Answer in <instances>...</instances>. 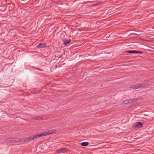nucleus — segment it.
<instances>
[{
  "label": "nucleus",
  "instance_id": "nucleus-12",
  "mask_svg": "<svg viewBox=\"0 0 154 154\" xmlns=\"http://www.w3.org/2000/svg\"><path fill=\"white\" fill-rule=\"evenodd\" d=\"M129 101H128V100H125L123 102H122V105H124V104H127L128 103H129Z\"/></svg>",
  "mask_w": 154,
  "mask_h": 154
},
{
  "label": "nucleus",
  "instance_id": "nucleus-13",
  "mask_svg": "<svg viewBox=\"0 0 154 154\" xmlns=\"http://www.w3.org/2000/svg\"><path fill=\"white\" fill-rule=\"evenodd\" d=\"M100 4V3L99 2V3H97V4H96V5H98Z\"/></svg>",
  "mask_w": 154,
  "mask_h": 154
},
{
  "label": "nucleus",
  "instance_id": "nucleus-9",
  "mask_svg": "<svg viewBox=\"0 0 154 154\" xmlns=\"http://www.w3.org/2000/svg\"><path fill=\"white\" fill-rule=\"evenodd\" d=\"M138 100V98H134L133 99H131L129 100H128V101H129V103H130L132 102H134L136 101H137Z\"/></svg>",
  "mask_w": 154,
  "mask_h": 154
},
{
  "label": "nucleus",
  "instance_id": "nucleus-11",
  "mask_svg": "<svg viewBox=\"0 0 154 154\" xmlns=\"http://www.w3.org/2000/svg\"><path fill=\"white\" fill-rule=\"evenodd\" d=\"M45 44L40 43L38 46L37 47L38 48H41L45 47Z\"/></svg>",
  "mask_w": 154,
  "mask_h": 154
},
{
  "label": "nucleus",
  "instance_id": "nucleus-15",
  "mask_svg": "<svg viewBox=\"0 0 154 154\" xmlns=\"http://www.w3.org/2000/svg\"><path fill=\"white\" fill-rule=\"evenodd\" d=\"M37 119H38V118H37Z\"/></svg>",
  "mask_w": 154,
  "mask_h": 154
},
{
  "label": "nucleus",
  "instance_id": "nucleus-10",
  "mask_svg": "<svg viewBox=\"0 0 154 154\" xmlns=\"http://www.w3.org/2000/svg\"><path fill=\"white\" fill-rule=\"evenodd\" d=\"M81 144L82 146H86L89 144V143L88 142H83L81 143Z\"/></svg>",
  "mask_w": 154,
  "mask_h": 154
},
{
  "label": "nucleus",
  "instance_id": "nucleus-5",
  "mask_svg": "<svg viewBox=\"0 0 154 154\" xmlns=\"http://www.w3.org/2000/svg\"><path fill=\"white\" fill-rule=\"evenodd\" d=\"M35 138L34 136H33L25 138L23 139V141L24 143H28L34 140Z\"/></svg>",
  "mask_w": 154,
  "mask_h": 154
},
{
  "label": "nucleus",
  "instance_id": "nucleus-4",
  "mask_svg": "<svg viewBox=\"0 0 154 154\" xmlns=\"http://www.w3.org/2000/svg\"><path fill=\"white\" fill-rule=\"evenodd\" d=\"M68 150V149L67 148H63L57 149L56 152L57 153H64L66 152Z\"/></svg>",
  "mask_w": 154,
  "mask_h": 154
},
{
  "label": "nucleus",
  "instance_id": "nucleus-8",
  "mask_svg": "<svg viewBox=\"0 0 154 154\" xmlns=\"http://www.w3.org/2000/svg\"><path fill=\"white\" fill-rule=\"evenodd\" d=\"M6 142L8 143H11L16 141L14 139L8 138L5 140Z\"/></svg>",
  "mask_w": 154,
  "mask_h": 154
},
{
  "label": "nucleus",
  "instance_id": "nucleus-7",
  "mask_svg": "<svg viewBox=\"0 0 154 154\" xmlns=\"http://www.w3.org/2000/svg\"><path fill=\"white\" fill-rule=\"evenodd\" d=\"M62 40L63 43L65 45H67L71 41L70 39L68 40L65 38H63Z\"/></svg>",
  "mask_w": 154,
  "mask_h": 154
},
{
  "label": "nucleus",
  "instance_id": "nucleus-6",
  "mask_svg": "<svg viewBox=\"0 0 154 154\" xmlns=\"http://www.w3.org/2000/svg\"><path fill=\"white\" fill-rule=\"evenodd\" d=\"M127 53H135V54H142L143 52L140 51L136 50L128 51H126Z\"/></svg>",
  "mask_w": 154,
  "mask_h": 154
},
{
  "label": "nucleus",
  "instance_id": "nucleus-16",
  "mask_svg": "<svg viewBox=\"0 0 154 154\" xmlns=\"http://www.w3.org/2000/svg\"><path fill=\"white\" fill-rule=\"evenodd\" d=\"M42 119H42V118L41 119H42Z\"/></svg>",
  "mask_w": 154,
  "mask_h": 154
},
{
  "label": "nucleus",
  "instance_id": "nucleus-1",
  "mask_svg": "<svg viewBox=\"0 0 154 154\" xmlns=\"http://www.w3.org/2000/svg\"><path fill=\"white\" fill-rule=\"evenodd\" d=\"M146 86V85L145 84H139L132 85L130 87V88L132 89H136L141 88L145 87Z\"/></svg>",
  "mask_w": 154,
  "mask_h": 154
},
{
  "label": "nucleus",
  "instance_id": "nucleus-2",
  "mask_svg": "<svg viewBox=\"0 0 154 154\" xmlns=\"http://www.w3.org/2000/svg\"><path fill=\"white\" fill-rule=\"evenodd\" d=\"M143 123L140 122H137L134 123L132 127L134 128H137L142 127L143 125Z\"/></svg>",
  "mask_w": 154,
  "mask_h": 154
},
{
  "label": "nucleus",
  "instance_id": "nucleus-14",
  "mask_svg": "<svg viewBox=\"0 0 154 154\" xmlns=\"http://www.w3.org/2000/svg\"><path fill=\"white\" fill-rule=\"evenodd\" d=\"M37 69L38 70H39V69L38 68H37Z\"/></svg>",
  "mask_w": 154,
  "mask_h": 154
},
{
  "label": "nucleus",
  "instance_id": "nucleus-3",
  "mask_svg": "<svg viewBox=\"0 0 154 154\" xmlns=\"http://www.w3.org/2000/svg\"><path fill=\"white\" fill-rule=\"evenodd\" d=\"M53 133L52 132H50V131L48 132H44L39 133L34 136L35 138H36L43 136H46L48 135Z\"/></svg>",
  "mask_w": 154,
  "mask_h": 154
}]
</instances>
